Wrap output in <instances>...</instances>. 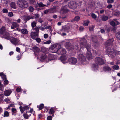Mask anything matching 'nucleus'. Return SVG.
Returning a JSON list of instances; mask_svg holds the SVG:
<instances>
[{
	"mask_svg": "<svg viewBox=\"0 0 120 120\" xmlns=\"http://www.w3.org/2000/svg\"><path fill=\"white\" fill-rule=\"evenodd\" d=\"M68 10L67 9L66 6H64L62 7L60 10V13L61 15H63L66 13L68 12Z\"/></svg>",
	"mask_w": 120,
	"mask_h": 120,
	"instance_id": "9d476101",
	"label": "nucleus"
},
{
	"mask_svg": "<svg viewBox=\"0 0 120 120\" xmlns=\"http://www.w3.org/2000/svg\"><path fill=\"white\" fill-rule=\"evenodd\" d=\"M34 17H32V15H29L28 16H25L24 17V18L25 20L27 21L31 19H33Z\"/></svg>",
	"mask_w": 120,
	"mask_h": 120,
	"instance_id": "b1692460",
	"label": "nucleus"
},
{
	"mask_svg": "<svg viewBox=\"0 0 120 120\" xmlns=\"http://www.w3.org/2000/svg\"><path fill=\"white\" fill-rule=\"evenodd\" d=\"M2 11L4 13H7L8 12V9L6 8H4L2 10Z\"/></svg>",
	"mask_w": 120,
	"mask_h": 120,
	"instance_id": "864d4df0",
	"label": "nucleus"
},
{
	"mask_svg": "<svg viewBox=\"0 0 120 120\" xmlns=\"http://www.w3.org/2000/svg\"><path fill=\"white\" fill-rule=\"evenodd\" d=\"M33 49L35 56H38L39 53L41 52L39 48L37 46H35L33 47Z\"/></svg>",
	"mask_w": 120,
	"mask_h": 120,
	"instance_id": "1a4fd4ad",
	"label": "nucleus"
},
{
	"mask_svg": "<svg viewBox=\"0 0 120 120\" xmlns=\"http://www.w3.org/2000/svg\"><path fill=\"white\" fill-rule=\"evenodd\" d=\"M8 15L10 17H12L13 16V14L12 12H10L8 13Z\"/></svg>",
	"mask_w": 120,
	"mask_h": 120,
	"instance_id": "680f3d73",
	"label": "nucleus"
},
{
	"mask_svg": "<svg viewBox=\"0 0 120 120\" xmlns=\"http://www.w3.org/2000/svg\"><path fill=\"white\" fill-rule=\"evenodd\" d=\"M92 40L94 42H97V38L95 36H94L92 38Z\"/></svg>",
	"mask_w": 120,
	"mask_h": 120,
	"instance_id": "37998d69",
	"label": "nucleus"
},
{
	"mask_svg": "<svg viewBox=\"0 0 120 120\" xmlns=\"http://www.w3.org/2000/svg\"><path fill=\"white\" fill-rule=\"evenodd\" d=\"M21 33L23 34H26L28 33V31L27 30L24 29L21 30Z\"/></svg>",
	"mask_w": 120,
	"mask_h": 120,
	"instance_id": "c85d7f7f",
	"label": "nucleus"
},
{
	"mask_svg": "<svg viewBox=\"0 0 120 120\" xmlns=\"http://www.w3.org/2000/svg\"><path fill=\"white\" fill-rule=\"evenodd\" d=\"M19 109L22 113H23L25 110H27L29 109V107L27 105H25L24 106L22 105L20 106Z\"/></svg>",
	"mask_w": 120,
	"mask_h": 120,
	"instance_id": "4468645a",
	"label": "nucleus"
},
{
	"mask_svg": "<svg viewBox=\"0 0 120 120\" xmlns=\"http://www.w3.org/2000/svg\"><path fill=\"white\" fill-rule=\"evenodd\" d=\"M110 24L111 26H115L116 25L119 24L120 23L117 21L116 19H114L110 22Z\"/></svg>",
	"mask_w": 120,
	"mask_h": 120,
	"instance_id": "f8f14e48",
	"label": "nucleus"
},
{
	"mask_svg": "<svg viewBox=\"0 0 120 120\" xmlns=\"http://www.w3.org/2000/svg\"><path fill=\"white\" fill-rule=\"evenodd\" d=\"M66 53V51L65 49L61 47L60 45V47L59 48L57 51V54L59 55H63L65 54Z\"/></svg>",
	"mask_w": 120,
	"mask_h": 120,
	"instance_id": "6e6552de",
	"label": "nucleus"
},
{
	"mask_svg": "<svg viewBox=\"0 0 120 120\" xmlns=\"http://www.w3.org/2000/svg\"><path fill=\"white\" fill-rule=\"evenodd\" d=\"M80 45L81 48H85L87 50L88 52L86 53V57L89 60L92 59V56L90 51L91 47L90 45L86 42V40L85 38L81 39L80 40Z\"/></svg>",
	"mask_w": 120,
	"mask_h": 120,
	"instance_id": "f257e3e1",
	"label": "nucleus"
},
{
	"mask_svg": "<svg viewBox=\"0 0 120 120\" xmlns=\"http://www.w3.org/2000/svg\"><path fill=\"white\" fill-rule=\"evenodd\" d=\"M9 115V112L7 111H5L4 113V117H8Z\"/></svg>",
	"mask_w": 120,
	"mask_h": 120,
	"instance_id": "f704fd0d",
	"label": "nucleus"
},
{
	"mask_svg": "<svg viewBox=\"0 0 120 120\" xmlns=\"http://www.w3.org/2000/svg\"><path fill=\"white\" fill-rule=\"evenodd\" d=\"M12 114L13 115H15V113L17 112L16 109L14 108H12L11 109Z\"/></svg>",
	"mask_w": 120,
	"mask_h": 120,
	"instance_id": "cd10ccee",
	"label": "nucleus"
},
{
	"mask_svg": "<svg viewBox=\"0 0 120 120\" xmlns=\"http://www.w3.org/2000/svg\"><path fill=\"white\" fill-rule=\"evenodd\" d=\"M59 8L58 7H54L53 8L49 9V12L50 13L56 12L59 11Z\"/></svg>",
	"mask_w": 120,
	"mask_h": 120,
	"instance_id": "ddd939ff",
	"label": "nucleus"
},
{
	"mask_svg": "<svg viewBox=\"0 0 120 120\" xmlns=\"http://www.w3.org/2000/svg\"><path fill=\"white\" fill-rule=\"evenodd\" d=\"M39 27H38L36 26L35 28H34V30H35L36 31V32H37V33H38L39 32Z\"/></svg>",
	"mask_w": 120,
	"mask_h": 120,
	"instance_id": "a18cd8bd",
	"label": "nucleus"
},
{
	"mask_svg": "<svg viewBox=\"0 0 120 120\" xmlns=\"http://www.w3.org/2000/svg\"><path fill=\"white\" fill-rule=\"evenodd\" d=\"M52 117L50 116H48L47 119V120H52Z\"/></svg>",
	"mask_w": 120,
	"mask_h": 120,
	"instance_id": "13d9d810",
	"label": "nucleus"
},
{
	"mask_svg": "<svg viewBox=\"0 0 120 120\" xmlns=\"http://www.w3.org/2000/svg\"><path fill=\"white\" fill-rule=\"evenodd\" d=\"M98 67L97 65H95V64H93L92 66V70L94 71H96L98 69Z\"/></svg>",
	"mask_w": 120,
	"mask_h": 120,
	"instance_id": "5701e85b",
	"label": "nucleus"
},
{
	"mask_svg": "<svg viewBox=\"0 0 120 120\" xmlns=\"http://www.w3.org/2000/svg\"><path fill=\"white\" fill-rule=\"evenodd\" d=\"M32 17H34L33 19L38 18L39 17V15L38 14H36L34 15H32Z\"/></svg>",
	"mask_w": 120,
	"mask_h": 120,
	"instance_id": "ea45409f",
	"label": "nucleus"
},
{
	"mask_svg": "<svg viewBox=\"0 0 120 120\" xmlns=\"http://www.w3.org/2000/svg\"><path fill=\"white\" fill-rule=\"evenodd\" d=\"M36 23L34 21H33L31 23V25L32 27V29L36 26Z\"/></svg>",
	"mask_w": 120,
	"mask_h": 120,
	"instance_id": "c756f323",
	"label": "nucleus"
},
{
	"mask_svg": "<svg viewBox=\"0 0 120 120\" xmlns=\"http://www.w3.org/2000/svg\"><path fill=\"white\" fill-rule=\"evenodd\" d=\"M120 15V13L119 11H117L114 14V15L115 16H119Z\"/></svg>",
	"mask_w": 120,
	"mask_h": 120,
	"instance_id": "79ce46f5",
	"label": "nucleus"
},
{
	"mask_svg": "<svg viewBox=\"0 0 120 120\" xmlns=\"http://www.w3.org/2000/svg\"><path fill=\"white\" fill-rule=\"evenodd\" d=\"M104 68L105 69V70L107 71H109L111 70L110 68L107 66H105V67Z\"/></svg>",
	"mask_w": 120,
	"mask_h": 120,
	"instance_id": "603ef678",
	"label": "nucleus"
},
{
	"mask_svg": "<svg viewBox=\"0 0 120 120\" xmlns=\"http://www.w3.org/2000/svg\"><path fill=\"white\" fill-rule=\"evenodd\" d=\"M11 7L14 9H15L16 8V6L15 3L12 2L10 4Z\"/></svg>",
	"mask_w": 120,
	"mask_h": 120,
	"instance_id": "2f4dec72",
	"label": "nucleus"
},
{
	"mask_svg": "<svg viewBox=\"0 0 120 120\" xmlns=\"http://www.w3.org/2000/svg\"><path fill=\"white\" fill-rule=\"evenodd\" d=\"M77 5L75 2L74 1H70L68 4V6L71 9H75L77 7Z\"/></svg>",
	"mask_w": 120,
	"mask_h": 120,
	"instance_id": "0eeeda50",
	"label": "nucleus"
},
{
	"mask_svg": "<svg viewBox=\"0 0 120 120\" xmlns=\"http://www.w3.org/2000/svg\"><path fill=\"white\" fill-rule=\"evenodd\" d=\"M12 26H11V28L14 29L15 28H17L19 27V25L17 23L13 22L12 23Z\"/></svg>",
	"mask_w": 120,
	"mask_h": 120,
	"instance_id": "412c9836",
	"label": "nucleus"
},
{
	"mask_svg": "<svg viewBox=\"0 0 120 120\" xmlns=\"http://www.w3.org/2000/svg\"><path fill=\"white\" fill-rule=\"evenodd\" d=\"M108 25H106L105 27V28L106 30L107 31V32H109L110 31V28L108 27Z\"/></svg>",
	"mask_w": 120,
	"mask_h": 120,
	"instance_id": "de8ad7c7",
	"label": "nucleus"
},
{
	"mask_svg": "<svg viewBox=\"0 0 120 120\" xmlns=\"http://www.w3.org/2000/svg\"><path fill=\"white\" fill-rule=\"evenodd\" d=\"M35 2V0H30L29 3L31 4H33Z\"/></svg>",
	"mask_w": 120,
	"mask_h": 120,
	"instance_id": "69168bd1",
	"label": "nucleus"
},
{
	"mask_svg": "<svg viewBox=\"0 0 120 120\" xmlns=\"http://www.w3.org/2000/svg\"><path fill=\"white\" fill-rule=\"evenodd\" d=\"M101 20L103 21H106L108 19V17L107 16L105 15H103L101 17Z\"/></svg>",
	"mask_w": 120,
	"mask_h": 120,
	"instance_id": "bb28decb",
	"label": "nucleus"
},
{
	"mask_svg": "<svg viewBox=\"0 0 120 120\" xmlns=\"http://www.w3.org/2000/svg\"><path fill=\"white\" fill-rule=\"evenodd\" d=\"M113 41V38L108 40L105 43V46L107 47L108 46L111 45Z\"/></svg>",
	"mask_w": 120,
	"mask_h": 120,
	"instance_id": "f3484780",
	"label": "nucleus"
},
{
	"mask_svg": "<svg viewBox=\"0 0 120 120\" xmlns=\"http://www.w3.org/2000/svg\"><path fill=\"white\" fill-rule=\"evenodd\" d=\"M37 4H38L39 7H42L46 6V5L44 4L41 2H40L39 3L38 2L37 3Z\"/></svg>",
	"mask_w": 120,
	"mask_h": 120,
	"instance_id": "7c9ffc66",
	"label": "nucleus"
},
{
	"mask_svg": "<svg viewBox=\"0 0 120 120\" xmlns=\"http://www.w3.org/2000/svg\"><path fill=\"white\" fill-rule=\"evenodd\" d=\"M31 37L33 39H35L38 36V33L35 32H32L30 34Z\"/></svg>",
	"mask_w": 120,
	"mask_h": 120,
	"instance_id": "dca6fc26",
	"label": "nucleus"
},
{
	"mask_svg": "<svg viewBox=\"0 0 120 120\" xmlns=\"http://www.w3.org/2000/svg\"><path fill=\"white\" fill-rule=\"evenodd\" d=\"M11 93V90H6L4 93V95L6 96H9Z\"/></svg>",
	"mask_w": 120,
	"mask_h": 120,
	"instance_id": "a878e982",
	"label": "nucleus"
},
{
	"mask_svg": "<svg viewBox=\"0 0 120 120\" xmlns=\"http://www.w3.org/2000/svg\"><path fill=\"white\" fill-rule=\"evenodd\" d=\"M116 36L118 39L120 40V31L117 32L116 33Z\"/></svg>",
	"mask_w": 120,
	"mask_h": 120,
	"instance_id": "e433bc0d",
	"label": "nucleus"
},
{
	"mask_svg": "<svg viewBox=\"0 0 120 120\" xmlns=\"http://www.w3.org/2000/svg\"><path fill=\"white\" fill-rule=\"evenodd\" d=\"M60 60L64 64H65L67 63V61H66L67 57L65 56L62 55L60 57Z\"/></svg>",
	"mask_w": 120,
	"mask_h": 120,
	"instance_id": "6ab92c4d",
	"label": "nucleus"
},
{
	"mask_svg": "<svg viewBox=\"0 0 120 120\" xmlns=\"http://www.w3.org/2000/svg\"><path fill=\"white\" fill-rule=\"evenodd\" d=\"M1 77L3 80L7 79L6 76L4 74L2 75V77Z\"/></svg>",
	"mask_w": 120,
	"mask_h": 120,
	"instance_id": "052dcab7",
	"label": "nucleus"
},
{
	"mask_svg": "<svg viewBox=\"0 0 120 120\" xmlns=\"http://www.w3.org/2000/svg\"><path fill=\"white\" fill-rule=\"evenodd\" d=\"M22 89L20 88L19 87L17 88L16 89V91L18 92H19L21 91Z\"/></svg>",
	"mask_w": 120,
	"mask_h": 120,
	"instance_id": "e2e57ef3",
	"label": "nucleus"
},
{
	"mask_svg": "<svg viewBox=\"0 0 120 120\" xmlns=\"http://www.w3.org/2000/svg\"><path fill=\"white\" fill-rule=\"evenodd\" d=\"M91 16L95 20H96L97 18V16L94 13H92L91 14Z\"/></svg>",
	"mask_w": 120,
	"mask_h": 120,
	"instance_id": "c03bdc74",
	"label": "nucleus"
},
{
	"mask_svg": "<svg viewBox=\"0 0 120 120\" xmlns=\"http://www.w3.org/2000/svg\"><path fill=\"white\" fill-rule=\"evenodd\" d=\"M4 84L5 85H7L8 84V81L7 80V79H6L4 80Z\"/></svg>",
	"mask_w": 120,
	"mask_h": 120,
	"instance_id": "4d7b16f0",
	"label": "nucleus"
},
{
	"mask_svg": "<svg viewBox=\"0 0 120 120\" xmlns=\"http://www.w3.org/2000/svg\"><path fill=\"white\" fill-rule=\"evenodd\" d=\"M55 112L54 110L52 108H51L50 109L49 112V114H51L54 113Z\"/></svg>",
	"mask_w": 120,
	"mask_h": 120,
	"instance_id": "473e14b6",
	"label": "nucleus"
},
{
	"mask_svg": "<svg viewBox=\"0 0 120 120\" xmlns=\"http://www.w3.org/2000/svg\"><path fill=\"white\" fill-rule=\"evenodd\" d=\"M47 50V48H43L41 49V51L43 53H45L46 51Z\"/></svg>",
	"mask_w": 120,
	"mask_h": 120,
	"instance_id": "09e8293b",
	"label": "nucleus"
},
{
	"mask_svg": "<svg viewBox=\"0 0 120 120\" xmlns=\"http://www.w3.org/2000/svg\"><path fill=\"white\" fill-rule=\"evenodd\" d=\"M105 60L104 57L101 58L98 57L95 58V63L98 65H102L104 64Z\"/></svg>",
	"mask_w": 120,
	"mask_h": 120,
	"instance_id": "423d86ee",
	"label": "nucleus"
},
{
	"mask_svg": "<svg viewBox=\"0 0 120 120\" xmlns=\"http://www.w3.org/2000/svg\"><path fill=\"white\" fill-rule=\"evenodd\" d=\"M38 22L41 23L43 22V20L41 18H39L38 19Z\"/></svg>",
	"mask_w": 120,
	"mask_h": 120,
	"instance_id": "0e129e2a",
	"label": "nucleus"
},
{
	"mask_svg": "<svg viewBox=\"0 0 120 120\" xmlns=\"http://www.w3.org/2000/svg\"><path fill=\"white\" fill-rule=\"evenodd\" d=\"M56 56L54 55L53 54H49L48 56V59L49 60H51L56 58Z\"/></svg>",
	"mask_w": 120,
	"mask_h": 120,
	"instance_id": "a211bd4d",
	"label": "nucleus"
},
{
	"mask_svg": "<svg viewBox=\"0 0 120 120\" xmlns=\"http://www.w3.org/2000/svg\"><path fill=\"white\" fill-rule=\"evenodd\" d=\"M48 37V35L47 34H44V38L45 39L47 38Z\"/></svg>",
	"mask_w": 120,
	"mask_h": 120,
	"instance_id": "338daca9",
	"label": "nucleus"
},
{
	"mask_svg": "<svg viewBox=\"0 0 120 120\" xmlns=\"http://www.w3.org/2000/svg\"><path fill=\"white\" fill-rule=\"evenodd\" d=\"M44 105L43 104H41L37 106V107H38L40 110L42 109L44 107Z\"/></svg>",
	"mask_w": 120,
	"mask_h": 120,
	"instance_id": "c9c22d12",
	"label": "nucleus"
},
{
	"mask_svg": "<svg viewBox=\"0 0 120 120\" xmlns=\"http://www.w3.org/2000/svg\"><path fill=\"white\" fill-rule=\"evenodd\" d=\"M20 40L19 39L12 38L10 39L11 42L13 44L16 45L19 42Z\"/></svg>",
	"mask_w": 120,
	"mask_h": 120,
	"instance_id": "9b49d317",
	"label": "nucleus"
},
{
	"mask_svg": "<svg viewBox=\"0 0 120 120\" xmlns=\"http://www.w3.org/2000/svg\"><path fill=\"white\" fill-rule=\"evenodd\" d=\"M112 68L114 70H117L119 68V67L118 65H116L113 66Z\"/></svg>",
	"mask_w": 120,
	"mask_h": 120,
	"instance_id": "a19ab883",
	"label": "nucleus"
},
{
	"mask_svg": "<svg viewBox=\"0 0 120 120\" xmlns=\"http://www.w3.org/2000/svg\"><path fill=\"white\" fill-rule=\"evenodd\" d=\"M107 3L108 4H111L112 3L114 2V0H107Z\"/></svg>",
	"mask_w": 120,
	"mask_h": 120,
	"instance_id": "bf43d9fd",
	"label": "nucleus"
},
{
	"mask_svg": "<svg viewBox=\"0 0 120 120\" xmlns=\"http://www.w3.org/2000/svg\"><path fill=\"white\" fill-rule=\"evenodd\" d=\"M30 115V114L28 115L27 113L25 114H23V116L25 119H27L28 118V117Z\"/></svg>",
	"mask_w": 120,
	"mask_h": 120,
	"instance_id": "58836bf2",
	"label": "nucleus"
},
{
	"mask_svg": "<svg viewBox=\"0 0 120 120\" xmlns=\"http://www.w3.org/2000/svg\"><path fill=\"white\" fill-rule=\"evenodd\" d=\"M0 33L1 34L3 35L2 37L3 38L7 39H9V35L8 32L5 31V28L4 27H2L0 29Z\"/></svg>",
	"mask_w": 120,
	"mask_h": 120,
	"instance_id": "20e7f679",
	"label": "nucleus"
},
{
	"mask_svg": "<svg viewBox=\"0 0 120 120\" xmlns=\"http://www.w3.org/2000/svg\"><path fill=\"white\" fill-rule=\"evenodd\" d=\"M29 9L30 12H32L34 10V8L31 6L29 7Z\"/></svg>",
	"mask_w": 120,
	"mask_h": 120,
	"instance_id": "49530a36",
	"label": "nucleus"
},
{
	"mask_svg": "<svg viewBox=\"0 0 120 120\" xmlns=\"http://www.w3.org/2000/svg\"><path fill=\"white\" fill-rule=\"evenodd\" d=\"M17 4L18 6L22 9L26 8L28 6V3L25 0H18Z\"/></svg>",
	"mask_w": 120,
	"mask_h": 120,
	"instance_id": "f03ea898",
	"label": "nucleus"
},
{
	"mask_svg": "<svg viewBox=\"0 0 120 120\" xmlns=\"http://www.w3.org/2000/svg\"><path fill=\"white\" fill-rule=\"evenodd\" d=\"M69 29V27L68 26H66L64 28H63L62 29L60 30V33H59L60 34H61L64 31H67V30H68Z\"/></svg>",
	"mask_w": 120,
	"mask_h": 120,
	"instance_id": "4be33fe9",
	"label": "nucleus"
},
{
	"mask_svg": "<svg viewBox=\"0 0 120 120\" xmlns=\"http://www.w3.org/2000/svg\"><path fill=\"white\" fill-rule=\"evenodd\" d=\"M84 28L82 26H80L79 29V30L80 32H82Z\"/></svg>",
	"mask_w": 120,
	"mask_h": 120,
	"instance_id": "774afa93",
	"label": "nucleus"
},
{
	"mask_svg": "<svg viewBox=\"0 0 120 120\" xmlns=\"http://www.w3.org/2000/svg\"><path fill=\"white\" fill-rule=\"evenodd\" d=\"M80 17L79 16H76L74 18L73 21H78Z\"/></svg>",
	"mask_w": 120,
	"mask_h": 120,
	"instance_id": "4c0bfd02",
	"label": "nucleus"
},
{
	"mask_svg": "<svg viewBox=\"0 0 120 120\" xmlns=\"http://www.w3.org/2000/svg\"><path fill=\"white\" fill-rule=\"evenodd\" d=\"M45 29H48L49 30H51L52 27L51 26H47L46 27H45Z\"/></svg>",
	"mask_w": 120,
	"mask_h": 120,
	"instance_id": "6e6d98bb",
	"label": "nucleus"
},
{
	"mask_svg": "<svg viewBox=\"0 0 120 120\" xmlns=\"http://www.w3.org/2000/svg\"><path fill=\"white\" fill-rule=\"evenodd\" d=\"M107 52L108 54L112 56H111L112 57H113L115 56L116 55L120 54V52L117 51H115L113 52L114 51L112 49H111L110 48L108 47L106 49Z\"/></svg>",
	"mask_w": 120,
	"mask_h": 120,
	"instance_id": "7ed1b4c3",
	"label": "nucleus"
},
{
	"mask_svg": "<svg viewBox=\"0 0 120 120\" xmlns=\"http://www.w3.org/2000/svg\"><path fill=\"white\" fill-rule=\"evenodd\" d=\"M47 56L45 53L42 54L41 56V60L43 61L46 58Z\"/></svg>",
	"mask_w": 120,
	"mask_h": 120,
	"instance_id": "393cba45",
	"label": "nucleus"
},
{
	"mask_svg": "<svg viewBox=\"0 0 120 120\" xmlns=\"http://www.w3.org/2000/svg\"><path fill=\"white\" fill-rule=\"evenodd\" d=\"M69 42H66L65 44V47H66V48H67V49H69Z\"/></svg>",
	"mask_w": 120,
	"mask_h": 120,
	"instance_id": "3c124183",
	"label": "nucleus"
},
{
	"mask_svg": "<svg viewBox=\"0 0 120 120\" xmlns=\"http://www.w3.org/2000/svg\"><path fill=\"white\" fill-rule=\"evenodd\" d=\"M89 22V21L88 20H86L84 21V22L83 25L84 26H87L88 25Z\"/></svg>",
	"mask_w": 120,
	"mask_h": 120,
	"instance_id": "72a5a7b5",
	"label": "nucleus"
},
{
	"mask_svg": "<svg viewBox=\"0 0 120 120\" xmlns=\"http://www.w3.org/2000/svg\"><path fill=\"white\" fill-rule=\"evenodd\" d=\"M78 59L82 62L85 60V57L82 54H79L78 55Z\"/></svg>",
	"mask_w": 120,
	"mask_h": 120,
	"instance_id": "aec40b11",
	"label": "nucleus"
},
{
	"mask_svg": "<svg viewBox=\"0 0 120 120\" xmlns=\"http://www.w3.org/2000/svg\"><path fill=\"white\" fill-rule=\"evenodd\" d=\"M35 39L36 40V41L38 43H39L41 42V39L39 38H36Z\"/></svg>",
	"mask_w": 120,
	"mask_h": 120,
	"instance_id": "5fc2aeb1",
	"label": "nucleus"
},
{
	"mask_svg": "<svg viewBox=\"0 0 120 120\" xmlns=\"http://www.w3.org/2000/svg\"><path fill=\"white\" fill-rule=\"evenodd\" d=\"M60 47V45L56 44L52 45L49 49V51L52 53H57L59 48Z\"/></svg>",
	"mask_w": 120,
	"mask_h": 120,
	"instance_id": "39448f33",
	"label": "nucleus"
},
{
	"mask_svg": "<svg viewBox=\"0 0 120 120\" xmlns=\"http://www.w3.org/2000/svg\"><path fill=\"white\" fill-rule=\"evenodd\" d=\"M51 42V41L50 40H49L45 42H44L43 44H49Z\"/></svg>",
	"mask_w": 120,
	"mask_h": 120,
	"instance_id": "8fccbe9b",
	"label": "nucleus"
},
{
	"mask_svg": "<svg viewBox=\"0 0 120 120\" xmlns=\"http://www.w3.org/2000/svg\"><path fill=\"white\" fill-rule=\"evenodd\" d=\"M68 60L69 62L71 63L72 64H75L77 62V59L74 57L69 58Z\"/></svg>",
	"mask_w": 120,
	"mask_h": 120,
	"instance_id": "2eb2a0df",
	"label": "nucleus"
}]
</instances>
